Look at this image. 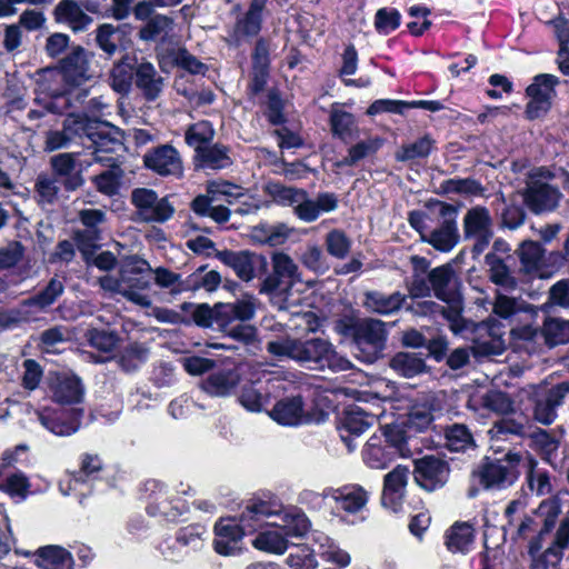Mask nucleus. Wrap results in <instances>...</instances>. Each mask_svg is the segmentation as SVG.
Wrapping results in <instances>:
<instances>
[{
	"instance_id": "nucleus-1",
	"label": "nucleus",
	"mask_w": 569,
	"mask_h": 569,
	"mask_svg": "<svg viewBox=\"0 0 569 569\" xmlns=\"http://www.w3.org/2000/svg\"><path fill=\"white\" fill-rule=\"evenodd\" d=\"M267 350L276 357L289 358L309 369L329 368L332 371H346L351 362L338 355L330 341L323 338H284L270 341Z\"/></svg>"
},
{
	"instance_id": "nucleus-2",
	"label": "nucleus",
	"mask_w": 569,
	"mask_h": 569,
	"mask_svg": "<svg viewBox=\"0 0 569 569\" xmlns=\"http://www.w3.org/2000/svg\"><path fill=\"white\" fill-rule=\"evenodd\" d=\"M310 528L306 513L295 507H283L281 512L258 533L252 546L261 551L282 555L289 547V538H300Z\"/></svg>"
},
{
	"instance_id": "nucleus-3",
	"label": "nucleus",
	"mask_w": 569,
	"mask_h": 569,
	"mask_svg": "<svg viewBox=\"0 0 569 569\" xmlns=\"http://www.w3.org/2000/svg\"><path fill=\"white\" fill-rule=\"evenodd\" d=\"M453 279L455 271L450 264H442L430 270L428 281L432 291L447 306L425 301L421 308L423 313L441 315L448 321L452 332L460 333L466 329V320L462 317V300L452 288Z\"/></svg>"
},
{
	"instance_id": "nucleus-4",
	"label": "nucleus",
	"mask_w": 569,
	"mask_h": 569,
	"mask_svg": "<svg viewBox=\"0 0 569 569\" xmlns=\"http://www.w3.org/2000/svg\"><path fill=\"white\" fill-rule=\"evenodd\" d=\"M61 74L67 86V92L48 102L46 108L52 113L61 112L71 99L79 103L84 102L89 94V88L84 86L92 78L89 68V53L82 47L72 49L61 61Z\"/></svg>"
},
{
	"instance_id": "nucleus-5",
	"label": "nucleus",
	"mask_w": 569,
	"mask_h": 569,
	"mask_svg": "<svg viewBox=\"0 0 569 569\" xmlns=\"http://www.w3.org/2000/svg\"><path fill=\"white\" fill-rule=\"evenodd\" d=\"M63 128L71 141L86 137L91 142L89 148H93L94 162H109L111 158L102 153H114L121 146L119 139L112 137L114 128L106 121L72 113L64 119Z\"/></svg>"
},
{
	"instance_id": "nucleus-6",
	"label": "nucleus",
	"mask_w": 569,
	"mask_h": 569,
	"mask_svg": "<svg viewBox=\"0 0 569 569\" xmlns=\"http://www.w3.org/2000/svg\"><path fill=\"white\" fill-rule=\"evenodd\" d=\"M272 273L264 278L260 292L271 297L280 310L295 306L297 300L291 298L290 290L301 281L299 268L293 259L282 252H274L271 257Z\"/></svg>"
},
{
	"instance_id": "nucleus-7",
	"label": "nucleus",
	"mask_w": 569,
	"mask_h": 569,
	"mask_svg": "<svg viewBox=\"0 0 569 569\" xmlns=\"http://www.w3.org/2000/svg\"><path fill=\"white\" fill-rule=\"evenodd\" d=\"M254 313L256 301L251 297L236 302L219 303L214 306V326L231 338L247 342L253 339L254 329L243 322L252 319Z\"/></svg>"
},
{
	"instance_id": "nucleus-8",
	"label": "nucleus",
	"mask_w": 569,
	"mask_h": 569,
	"mask_svg": "<svg viewBox=\"0 0 569 569\" xmlns=\"http://www.w3.org/2000/svg\"><path fill=\"white\" fill-rule=\"evenodd\" d=\"M523 451H509L502 458H486L476 476L486 489L502 490L512 486L520 475Z\"/></svg>"
},
{
	"instance_id": "nucleus-9",
	"label": "nucleus",
	"mask_w": 569,
	"mask_h": 569,
	"mask_svg": "<svg viewBox=\"0 0 569 569\" xmlns=\"http://www.w3.org/2000/svg\"><path fill=\"white\" fill-rule=\"evenodd\" d=\"M429 206L437 208L440 221L437 227L430 229L425 238V242L437 251L450 252L460 241L457 221L459 208L442 201H435L433 203H429Z\"/></svg>"
},
{
	"instance_id": "nucleus-10",
	"label": "nucleus",
	"mask_w": 569,
	"mask_h": 569,
	"mask_svg": "<svg viewBox=\"0 0 569 569\" xmlns=\"http://www.w3.org/2000/svg\"><path fill=\"white\" fill-rule=\"evenodd\" d=\"M465 240L472 241L471 252L480 256L493 239V218L490 210L481 204L469 208L462 218Z\"/></svg>"
},
{
	"instance_id": "nucleus-11",
	"label": "nucleus",
	"mask_w": 569,
	"mask_h": 569,
	"mask_svg": "<svg viewBox=\"0 0 569 569\" xmlns=\"http://www.w3.org/2000/svg\"><path fill=\"white\" fill-rule=\"evenodd\" d=\"M529 393L536 397L533 418L538 422L549 426L557 418V409L563 403L569 393V382L563 381L546 389V386H529Z\"/></svg>"
},
{
	"instance_id": "nucleus-12",
	"label": "nucleus",
	"mask_w": 569,
	"mask_h": 569,
	"mask_svg": "<svg viewBox=\"0 0 569 569\" xmlns=\"http://www.w3.org/2000/svg\"><path fill=\"white\" fill-rule=\"evenodd\" d=\"M131 199L142 221L163 223L174 214V207L168 197H158L151 189L139 188L132 191Z\"/></svg>"
},
{
	"instance_id": "nucleus-13",
	"label": "nucleus",
	"mask_w": 569,
	"mask_h": 569,
	"mask_svg": "<svg viewBox=\"0 0 569 569\" xmlns=\"http://www.w3.org/2000/svg\"><path fill=\"white\" fill-rule=\"evenodd\" d=\"M385 323L377 319H363L358 321L356 331V346L361 352L359 359L372 363L383 349L386 341Z\"/></svg>"
},
{
	"instance_id": "nucleus-14",
	"label": "nucleus",
	"mask_w": 569,
	"mask_h": 569,
	"mask_svg": "<svg viewBox=\"0 0 569 569\" xmlns=\"http://www.w3.org/2000/svg\"><path fill=\"white\" fill-rule=\"evenodd\" d=\"M282 508V503L276 498L253 499L249 501L237 520L243 528L244 535L252 533L261 529L264 523L268 526V519L281 512Z\"/></svg>"
},
{
	"instance_id": "nucleus-15",
	"label": "nucleus",
	"mask_w": 569,
	"mask_h": 569,
	"mask_svg": "<svg viewBox=\"0 0 569 569\" xmlns=\"http://www.w3.org/2000/svg\"><path fill=\"white\" fill-rule=\"evenodd\" d=\"M82 410H63L43 408L37 411L41 426L56 436H70L77 432L81 425Z\"/></svg>"
},
{
	"instance_id": "nucleus-16",
	"label": "nucleus",
	"mask_w": 569,
	"mask_h": 569,
	"mask_svg": "<svg viewBox=\"0 0 569 569\" xmlns=\"http://www.w3.org/2000/svg\"><path fill=\"white\" fill-rule=\"evenodd\" d=\"M143 163L147 169L164 177H180L183 171L181 157L170 144H162L146 152Z\"/></svg>"
},
{
	"instance_id": "nucleus-17",
	"label": "nucleus",
	"mask_w": 569,
	"mask_h": 569,
	"mask_svg": "<svg viewBox=\"0 0 569 569\" xmlns=\"http://www.w3.org/2000/svg\"><path fill=\"white\" fill-rule=\"evenodd\" d=\"M560 199L558 188L537 180L530 181L523 192L525 204L536 214L553 211Z\"/></svg>"
},
{
	"instance_id": "nucleus-18",
	"label": "nucleus",
	"mask_w": 569,
	"mask_h": 569,
	"mask_svg": "<svg viewBox=\"0 0 569 569\" xmlns=\"http://www.w3.org/2000/svg\"><path fill=\"white\" fill-rule=\"evenodd\" d=\"M338 204V197L332 192H320L316 199H311L303 190L293 207V213L301 221L310 223L316 221L322 213L335 211Z\"/></svg>"
},
{
	"instance_id": "nucleus-19",
	"label": "nucleus",
	"mask_w": 569,
	"mask_h": 569,
	"mask_svg": "<svg viewBox=\"0 0 569 569\" xmlns=\"http://www.w3.org/2000/svg\"><path fill=\"white\" fill-rule=\"evenodd\" d=\"M448 476V465L439 458L426 456L416 461L415 479L421 488L428 491L442 487Z\"/></svg>"
},
{
	"instance_id": "nucleus-20",
	"label": "nucleus",
	"mask_w": 569,
	"mask_h": 569,
	"mask_svg": "<svg viewBox=\"0 0 569 569\" xmlns=\"http://www.w3.org/2000/svg\"><path fill=\"white\" fill-rule=\"evenodd\" d=\"M243 528L237 518H222L214 526V550L221 556H232L241 550Z\"/></svg>"
},
{
	"instance_id": "nucleus-21",
	"label": "nucleus",
	"mask_w": 569,
	"mask_h": 569,
	"mask_svg": "<svg viewBox=\"0 0 569 569\" xmlns=\"http://www.w3.org/2000/svg\"><path fill=\"white\" fill-rule=\"evenodd\" d=\"M409 476V468L402 465H398L385 476L381 501L393 512L401 508Z\"/></svg>"
},
{
	"instance_id": "nucleus-22",
	"label": "nucleus",
	"mask_w": 569,
	"mask_h": 569,
	"mask_svg": "<svg viewBox=\"0 0 569 569\" xmlns=\"http://www.w3.org/2000/svg\"><path fill=\"white\" fill-rule=\"evenodd\" d=\"M268 413L273 421L286 427H297L311 422V417L306 411L300 396L277 401Z\"/></svg>"
},
{
	"instance_id": "nucleus-23",
	"label": "nucleus",
	"mask_w": 569,
	"mask_h": 569,
	"mask_svg": "<svg viewBox=\"0 0 569 569\" xmlns=\"http://www.w3.org/2000/svg\"><path fill=\"white\" fill-rule=\"evenodd\" d=\"M50 391L52 399L61 405H77L84 397L81 379L68 372L56 373L50 378Z\"/></svg>"
},
{
	"instance_id": "nucleus-24",
	"label": "nucleus",
	"mask_w": 569,
	"mask_h": 569,
	"mask_svg": "<svg viewBox=\"0 0 569 569\" xmlns=\"http://www.w3.org/2000/svg\"><path fill=\"white\" fill-rule=\"evenodd\" d=\"M322 495L332 499L341 510L352 515L363 510L370 498V492L357 483L346 485L337 489L329 488Z\"/></svg>"
},
{
	"instance_id": "nucleus-25",
	"label": "nucleus",
	"mask_w": 569,
	"mask_h": 569,
	"mask_svg": "<svg viewBox=\"0 0 569 569\" xmlns=\"http://www.w3.org/2000/svg\"><path fill=\"white\" fill-rule=\"evenodd\" d=\"M94 41L97 47L110 58L118 50L128 48L130 43L128 28L126 26L102 23L94 30Z\"/></svg>"
},
{
	"instance_id": "nucleus-26",
	"label": "nucleus",
	"mask_w": 569,
	"mask_h": 569,
	"mask_svg": "<svg viewBox=\"0 0 569 569\" xmlns=\"http://www.w3.org/2000/svg\"><path fill=\"white\" fill-rule=\"evenodd\" d=\"M102 468L101 460L96 455H84L81 460L79 472L69 475L59 483L60 492L69 496L71 492L80 491V486L87 481L94 480Z\"/></svg>"
},
{
	"instance_id": "nucleus-27",
	"label": "nucleus",
	"mask_w": 569,
	"mask_h": 569,
	"mask_svg": "<svg viewBox=\"0 0 569 569\" xmlns=\"http://www.w3.org/2000/svg\"><path fill=\"white\" fill-rule=\"evenodd\" d=\"M267 2L268 0H252L247 12L236 21L231 36L236 43L243 37H254L260 32Z\"/></svg>"
},
{
	"instance_id": "nucleus-28",
	"label": "nucleus",
	"mask_w": 569,
	"mask_h": 569,
	"mask_svg": "<svg viewBox=\"0 0 569 569\" xmlns=\"http://www.w3.org/2000/svg\"><path fill=\"white\" fill-rule=\"evenodd\" d=\"M57 22L67 24L74 32L84 31L93 19L83 11L82 2L77 0H61L54 8Z\"/></svg>"
},
{
	"instance_id": "nucleus-29",
	"label": "nucleus",
	"mask_w": 569,
	"mask_h": 569,
	"mask_svg": "<svg viewBox=\"0 0 569 569\" xmlns=\"http://www.w3.org/2000/svg\"><path fill=\"white\" fill-rule=\"evenodd\" d=\"M329 124L332 136L343 142H350L359 137V127L355 116L343 110L338 102L331 106Z\"/></svg>"
},
{
	"instance_id": "nucleus-30",
	"label": "nucleus",
	"mask_w": 569,
	"mask_h": 569,
	"mask_svg": "<svg viewBox=\"0 0 569 569\" xmlns=\"http://www.w3.org/2000/svg\"><path fill=\"white\" fill-rule=\"evenodd\" d=\"M34 565L39 569H74L72 552L57 545L38 548L34 553Z\"/></svg>"
},
{
	"instance_id": "nucleus-31",
	"label": "nucleus",
	"mask_w": 569,
	"mask_h": 569,
	"mask_svg": "<svg viewBox=\"0 0 569 569\" xmlns=\"http://www.w3.org/2000/svg\"><path fill=\"white\" fill-rule=\"evenodd\" d=\"M396 450L386 439L372 436L362 449V459L371 469H385L395 457Z\"/></svg>"
},
{
	"instance_id": "nucleus-32",
	"label": "nucleus",
	"mask_w": 569,
	"mask_h": 569,
	"mask_svg": "<svg viewBox=\"0 0 569 569\" xmlns=\"http://www.w3.org/2000/svg\"><path fill=\"white\" fill-rule=\"evenodd\" d=\"M276 388H278L277 380H267L266 387L261 383L244 386L239 401L248 411L260 412L269 403L271 393Z\"/></svg>"
},
{
	"instance_id": "nucleus-33",
	"label": "nucleus",
	"mask_w": 569,
	"mask_h": 569,
	"mask_svg": "<svg viewBox=\"0 0 569 569\" xmlns=\"http://www.w3.org/2000/svg\"><path fill=\"white\" fill-rule=\"evenodd\" d=\"M152 516H163L168 519H174L187 510L186 503L180 499H173L164 486H160L158 491L150 496V502L147 508Z\"/></svg>"
},
{
	"instance_id": "nucleus-34",
	"label": "nucleus",
	"mask_w": 569,
	"mask_h": 569,
	"mask_svg": "<svg viewBox=\"0 0 569 569\" xmlns=\"http://www.w3.org/2000/svg\"><path fill=\"white\" fill-rule=\"evenodd\" d=\"M293 232L295 229L284 222H264L252 228L251 237L261 244L277 247L283 244Z\"/></svg>"
},
{
	"instance_id": "nucleus-35",
	"label": "nucleus",
	"mask_w": 569,
	"mask_h": 569,
	"mask_svg": "<svg viewBox=\"0 0 569 569\" xmlns=\"http://www.w3.org/2000/svg\"><path fill=\"white\" fill-rule=\"evenodd\" d=\"M405 300V295L400 292L386 295L380 291H368L365 293L363 306L370 312L389 316L399 311Z\"/></svg>"
},
{
	"instance_id": "nucleus-36",
	"label": "nucleus",
	"mask_w": 569,
	"mask_h": 569,
	"mask_svg": "<svg viewBox=\"0 0 569 569\" xmlns=\"http://www.w3.org/2000/svg\"><path fill=\"white\" fill-rule=\"evenodd\" d=\"M567 545L558 542V535L556 533L555 541L542 552H539L540 546L538 542L532 541L529 547L531 556V569H559L562 559V550Z\"/></svg>"
},
{
	"instance_id": "nucleus-37",
	"label": "nucleus",
	"mask_w": 569,
	"mask_h": 569,
	"mask_svg": "<svg viewBox=\"0 0 569 569\" xmlns=\"http://www.w3.org/2000/svg\"><path fill=\"white\" fill-rule=\"evenodd\" d=\"M537 460L527 451H523L521 469L526 471L527 482L532 493L545 496L551 492L552 485L547 471L537 468Z\"/></svg>"
},
{
	"instance_id": "nucleus-38",
	"label": "nucleus",
	"mask_w": 569,
	"mask_h": 569,
	"mask_svg": "<svg viewBox=\"0 0 569 569\" xmlns=\"http://www.w3.org/2000/svg\"><path fill=\"white\" fill-rule=\"evenodd\" d=\"M217 257L226 266L233 269L236 274L243 281H250L254 278V256L248 251L223 250L217 252Z\"/></svg>"
},
{
	"instance_id": "nucleus-39",
	"label": "nucleus",
	"mask_w": 569,
	"mask_h": 569,
	"mask_svg": "<svg viewBox=\"0 0 569 569\" xmlns=\"http://www.w3.org/2000/svg\"><path fill=\"white\" fill-rule=\"evenodd\" d=\"M240 381L239 375L233 370H223L210 375L201 382V389L210 396H229Z\"/></svg>"
},
{
	"instance_id": "nucleus-40",
	"label": "nucleus",
	"mask_w": 569,
	"mask_h": 569,
	"mask_svg": "<svg viewBox=\"0 0 569 569\" xmlns=\"http://www.w3.org/2000/svg\"><path fill=\"white\" fill-rule=\"evenodd\" d=\"M136 83L148 100H154L163 87L162 78L150 62L138 64L136 69Z\"/></svg>"
},
{
	"instance_id": "nucleus-41",
	"label": "nucleus",
	"mask_w": 569,
	"mask_h": 569,
	"mask_svg": "<svg viewBox=\"0 0 569 569\" xmlns=\"http://www.w3.org/2000/svg\"><path fill=\"white\" fill-rule=\"evenodd\" d=\"M99 284L104 291L111 295H121L140 307H149L151 305V300L147 295L132 290L124 284L122 269L120 270L119 278H114L110 274L100 277Z\"/></svg>"
},
{
	"instance_id": "nucleus-42",
	"label": "nucleus",
	"mask_w": 569,
	"mask_h": 569,
	"mask_svg": "<svg viewBox=\"0 0 569 569\" xmlns=\"http://www.w3.org/2000/svg\"><path fill=\"white\" fill-rule=\"evenodd\" d=\"M102 154L111 158L109 162H101L109 168L96 176L93 178V183L99 192L111 197L119 191L123 172L121 168L116 164V159L112 156L113 153L103 152Z\"/></svg>"
},
{
	"instance_id": "nucleus-43",
	"label": "nucleus",
	"mask_w": 569,
	"mask_h": 569,
	"mask_svg": "<svg viewBox=\"0 0 569 569\" xmlns=\"http://www.w3.org/2000/svg\"><path fill=\"white\" fill-rule=\"evenodd\" d=\"M489 268V279L505 290H515L518 286L517 279L512 276L506 262L496 253L489 252L485 257Z\"/></svg>"
},
{
	"instance_id": "nucleus-44",
	"label": "nucleus",
	"mask_w": 569,
	"mask_h": 569,
	"mask_svg": "<svg viewBox=\"0 0 569 569\" xmlns=\"http://www.w3.org/2000/svg\"><path fill=\"white\" fill-rule=\"evenodd\" d=\"M196 153L198 166L202 169L220 170L231 164L228 149L220 144L200 148Z\"/></svg>"
},
{
	"instance_id": "nucleus-45",
	"label": "nucleus",
	"mask_w": 569,
	"mask_h": 569,
	"mask_svg": "<svg viewBox=\"0 0 569 569\" xmlns=\"http://www.w3.org/2000/svg\"><path fill=\"white\" fill-rule=\"evenodd\" d=\"M390 367L405 378L423 373L427 369L425 360L415 352H399L392 357Z\"/></svg>"
},
{
	"instance_id": "nucleus-46",
	"label": "nucleus",
	"mask_w": 569,
	"mask_h": 569,
	"mask_svg": "<svg viewBox=\"0 0 569 569\" xmlns=\"http://www.w3.org/2000/svg\"><path fill=\"white\" fill-rule=\"evenodd\" d=\"M383 146V139L370 137L361 140L348 149V154L340 160L338 167H353L360 160L375 154Z\"/></svg>"
},
{
	"instance_id": "nucleus-47",
	"label": "nucleus",
	"mask_w": 569,
	"mask_h": 569,
	"mask_svg": "<svg viewBox=\"0 0 569 569\" xmlns=\"http://www.w3.org/2000/svg\"><path fill=\"white\" fill-rule=\"evenodd\" d=\"M473 528L469 523H456L447 533L446 545L452 552L467 553L473 543Z\"/></svg>"
},
{
	"instance_id": "nucleus-48",
	"label": "nucleus",
	"mask_w": 569,
	"mask_h": 569,
	"mask_svg": "<svg viewBox=\"0 0 569 569\" xmlns=\"http://www.w3.org/2000/svg\"><path fill=\"white\" fill-rule=\"evenodd\" d=\"M315 541L318 545V553L322 560L342 568L350 565V555L336 545L329 537L320 533L315 538Z\"/></svg>"
},
{
	"instance_id": "nucleus-49",
	"label": "nucleus",
	"mask_w": 569,
	"mask_h": 569,
	"mask_svg": "<svg viewBox=\"0 0 569 569\" xmlns=\"http://www.w3.org/2000/svg\"><path fill=\"white\" fill-rule=\"evenodd\" d=\"M377 416L367 413L359 406H351L342 419V427L351 435L360 436L372 426Z\"/></svg>"
},
{
	"instance_id": "nucleus-50",
	"label": "nucleus",
	"mask_w": 569,
	"mask_h": 569,
	"mask_svg": "<svg viewBox=\"0 0 569 569\" xmlns=\"http://www.w3.org/2000/svg\"><path fill=\"white\" fill-rule=\"evenodd\" d=\"M529 310H531V307L522 299L509 297L500 291H497L492 305V311L497 317L505 320H510L518 313Z\"/></svg>"
},
{
	"instance_id": "nucleus-51",
	"label": "nucleus",
	"mask_w": 569,
	"mask_h": 569,
	"mask_svg": "<svg viewBox=\"0 0 569 569\" xmlns=\"http://www.w3.org/2000/svg\"><path fill=\"white\" fill-rule=\"evenodd\" d=\"M435 148V140L430 136H423L418 140L406 143L395 153L397 161L407 162L429 157Z\"/></svg>"
},
{
	"instance_id": "nucleus-52",
	"label": "nucleus",
	"mask_w": 569,
	"mask_h": 569,
	"mask_svg": "<svg viewBox=\"0 0 569 569\" xmlns=\"http://www.w3.org/2000/svg\"><path fill=\"white\" fill-rule=\"evenodd\" d=\"M523 503L519 500L511 501L506 510L505 515L508 518L509 529H515L518 538H525L529 532L535 530V521L527 515L517 516L522 512Z\"/></svg>"
},
{
	"instance_id": "nucleus-53",
	"label": "nucleus",
	"mask_w": 569,
	"mask_h": 569,
	"mask_svg": "<svg viewBox=\"0 0 569 569\" xmlns=\"http://www.w3.org/2000/svg\"><path fill=\"white\" fill-rule=\"evenodd\" d=\"M144 270H150L148 262L146 261H131L122 267V277L124 284L132 290H137L141 293L149 288L150 280L144 274Z\"/></svg>"
},
{
	"instance_id": "nucleus-54",
	"label": "nucleus",
	"mask_w": 569,
	"mask_h": 569,
	"mask_svg": "<svg viewBox=\"0 0 569 569\" xmlns=\"http://www.w3.org/2000/svg\"><path fill=\"white\" fill-rule=\"evenodd\" d=\"M173 28V20L164 14H156L140 29L139 38L143 41H156L166 38Z\"/></svg>"
},
{
	"instance_id": "nucleus-55",
	"label": "nucleus",
	"mask_w": 569,
	"mask_h": 569,
	"mask_svg": "<svg viewBox=\"0 0 569 569\" xmlns=\"http://www.w3.org/2000/svg\"><path fill=\"white\" fill-rule=\"evenodd\" d=\"M327 252L336 259H345L348 257L352 240L341 229H332L325 237Z\"/></svg>"
},
{
	"instance_id": "nucleus-56",
	"label": "nucleus",
	"mask_w": 569,
	"mask_h": 569,
	"mask_svg": "<svg viewBox=\"0 0 569 569\" xmlns=\"http://www.w3.org/2000/svg\"><path fill=\"white\" fill-rule=\"evenodd\" d=\"M542 333L549 346L568 343L569 320L561 318H548L543 322Z\"/></svg>"
},
{
	"instance_id": "nucleus-57",
	"label": "nucleus",
	"mask_w": 569,
	"mask_h": 569,
	"mask_svg": "<svg viewBox=\"0 0 569 569\" xmlns=\"http://www.w3.org/2000/svg\"><path fill=\"white\" fill-rule=\"evenodd\" d=\"M559 83L558 77L549 73H541L535 77L533 82L527 88L528 97H536L551 102L556 96V86Z\"/></svg>"
},
{
	"instance_id": "nucleus-58",
	"label": "nucleus",
	"mask_w": 569,
	"mask_h": 569,
	"mask_svg": "<svg viewBox=\"0 0 569 569\" xmlns=\"http://www.w3.org/2000/svg\"><path fill=\"white\" fill-rule=\"evenodd\" d=\"M214 129L209 121H199L189 127L186 132V141L190 147H193L196 152L213 139Z\"/></svg>"
},
{
	"instance_id": "nucleus-59",
	"label": "nucleus",
	"mask_w": 569,
	"mask_h": 569,
	"mask_svg": "<svg viewBox=\"0 0 569 569\" xmlns=\"http://www.w3.org/2000/svg\"><path fill=\"white\" fill-rule=\"evenodd\" d=\"M481 406L498 415H508L513 411L511 398L499 390H490L481 397Z\"/></svg>"
},
{
	"instance_id": "nucleus-60",
	"label": "nucleus",
	"mask_w": 569,
	"mask_h": 569,
	"mask_svg": "<svg viewBox=\"0 0 569 569\" xmlns=\"http://www.w3.org/2000/svg\"><path fill=\"white\" fill-rule=\"evenodd\" d=\"M447 447L451 451H462L473 445L472 435L465 425L455 423L446 429Z\"/></svg>"
},
{
	"instance_id": "nucleus-61",
	"label": "nucleus",
	"mask_w": 569,
	"mask_h": 569,
	"mask_svg": "<svg viewBox=\"0 0 569 569\" xmlns=\"http://www.w3.org/2000/svg\"><path fill=\"white\" fill-rule=\"evenodd\" d=\"M207 188L208 193L212 194L217 202L224 200L228 203H232L243 196V189L241 187L224 180L210 181Z\"/></svg>"
},
{
	"instance_id": "nucleus-62",
	"label": "nucleus",
	"mask_w": 569,
	"mask_h": 569,
	"mask_svg": "<svg viewBox=\"0 0 569 569\" xmlns=\"http://www.w3.org/2000/svg\"><path fill=\"white\" fill-rule=\"evenodd\" d=\"M535 443L539 447L543 459L550 463L555 469H562L563 461L557 462L555 460L556 452L559 448V442L551 437L547 431H539L533 436Z\"/></svg>"
},
{
	"instance_id": "nucleus-63",
	"label": "nucleus",
	"mask_w": 569,
	"mask_h": 569,
	"mask_svg": "<svg viewBox=\"0 0 569 569\" xmlns=\"http://www.w3.org/2000/svg\"><path fill=\"white\" fill-rule=\"evenodd\" d=\"M300 261L306 268L319 274H323L329 270L327 258L317 244L308 246L301 253Z\"/></svg>"
},
{
	"instance_id": "nucleus-64",
	"label": "nucleus",
	"mask_w": 569,
	"mask_h": 569,
	"mask_svg": "<svg viewBox=\"0 0 569 569\" xmlns=\"http://www.w3.org/2000/svg\"><path fill=\"white\" fill-rule=\"evenodd\" d=\"M268 194L281 206L295 207L299 197H301L303 189L293 187H286L278 182H271L266 188Z\"/></svg>"
}]
</instances>
